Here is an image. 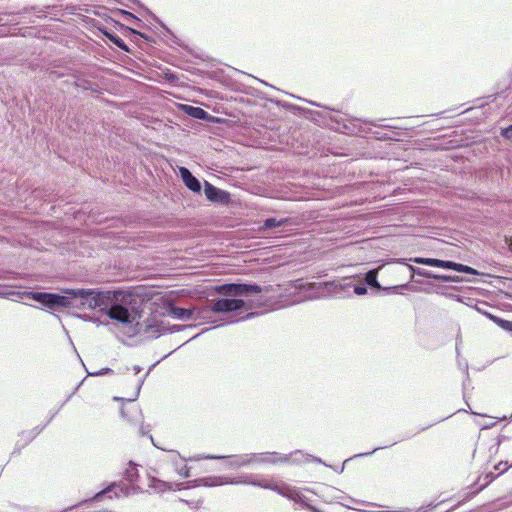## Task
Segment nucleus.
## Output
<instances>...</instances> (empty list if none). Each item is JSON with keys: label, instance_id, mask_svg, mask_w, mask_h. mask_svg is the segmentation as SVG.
<instances>
[{"label": "nucleus", "instance_id": "e433bc0d", "mask_svg": "<svg viewBox=\"0 0 512 512\" xmlns=\"http://www.w3.org/2000/svg\"><path fill=\"white\" fill-rule=\"evenodd\" d=\"M463 278L457 275H445V282L460 283Z\"/></svg>", "mask_w": 512, "mask_h": 512}, {"label": "nucleus", "instance_id": "9b49d317", "mask_svg": "<svg viewBox=\"0 0 512 512\" xmlns=\"http://www.w3.org/2000/svg\"><path fill=\"white\" fill-rule=\"evenodd\" d=\"M178 175L187 189L195 194H200L203 190V183L193 175V173L184 166L178 168Z\"/></svg>", "mask_w": 512, "mask_h": 512}, {"label": "nucleus", "instance_id": "ddd939ff", "mask_svg": "<svg viewBox=\"0 0 512 512\" xmlns=\"http://www.w3.org/2000/svg\"><path fill=\"white\" fill-rule=\"evenodd\" d=\"M181 109L185 114L194 119L207 121L211 118V115L206 110L198 106L184 104L181 106Z\"/></svg>", "mask_w": 512, "mask_h": 512}, {"label": "nucleus", "instance_id": "a18cd8bd", "mask_svg": "<svg viewBox=\"0 0 512 512\" xmlns=\"http://www.w3.org/2000/svg\"><path fill=\"white\" fill-rule=\"evenodd\" d=\"M156 364H159V361H156V363L149 368L148 372L145 374V377L148 376L149 372L156 366Z\"/></svg>", "mask_w": 512, "mask_h": 512}, {"label": "nucleus", "instance_id": "aec40b11", "mask_svg": "<svg viewBox=\"0 0 512 512\" xmlns=\"http://www.w3.org/2000/svg\"><path fill=\"white\" fill-rule=\"evenodd\" d=\"M461 343V337L457 336L456 338V354H457V366L460 370H462L467 377L469 378V371H468V361L466 359L460 358V349L459 345Z\"/></svg>", "mask_w": 512, "mask_h": 512}, {"label": "nucleus", "instance_id": "49530a36", "mask_svg": "<svg viewBox=\"0 0 512 512\" xmlns=\"http://www.w3.org/2000/svg\"><path fill=\"white\" fill-rule=\"evenodd\" d=\"M160 25H161V26H162V27H163L167 32L171 33V32H170V30H169V28H167L163 23H160Z\"/></svg>", "mask_w": 512, "mask_h": 512}, {"label": "nucleus", "instance_id": "6ab92c4d", "mask_svg": "<svg viewBox=\"0 0 512 512\" xmlns=\"http://www.w3.org/2000/svg\"><path fill=\"white\" fill-rule=\"evenodd\" d=\"M363 283L366 284V286L370 287L371 289L378 290L379 288H382L381 284L377 279V272L375 270H369L365 274Z\"/></svg>", "mask_w": 512, "mask_h": 512}, {"label": "nucleus", "instance_id": "6e6552de", "mask_svg": "<svg viewBox=\"0 0 512 512\" xmlns=\"http://www.w3.org/2000/svg\"><path fill=\"white\" fill-rule=\"evenodd\" d=\"M203 191L206 199L213 204L226 206L231 203L230 192L216 187L207 180L203 182Z\"/></svg>", "mask_w": 512, "mask_h": 512}, {"label": "nucleus", "instance_id": "f257e3e1", "mask_svg": "<svg viewBox=\"0 0 512 512\" xmlns=\"http://www.w3.org/2000/svg\"><path fill=\"white\" fill-rule=\"evenodd\" d=\"M18 286H0V297L12 301L28 298L54 311L63 309L104 310L119 323L132 324L141 317L140 300L129 292L89 288L64 289L62 294L34 290H17Z\"/></svg>", "mask_w": 512, "mask_h": 512}, {"label": "nucleus", "instance_id": "a19ab883", "mask_svg": "<svg viewBox=\"0 0 512 512\" xmlns=\"http://www.w3.org/2000/svg\"><path fill=\"white\" fill-rule=\"evenodd\" d=\"M17 277L18 274L13 271L6 272L4 276H0V278H3L5 280H15L17 279Z\"/></svg>", "mask_w": 512, "mask_h": 512}, {"label": "nucleus", "instance_id": "a878e982", "mask_svg": "<svg viewBox=\"0 0 512 512\" xmlns=\"http://www.w3.org/2000/svg\"><path fill=\"white\" fill-rule=\"evenodd\" d=\"M121 416L125 419H127L129 422H136V415H140L141 411L139 407L133 406L131 409L127 410L124 407L121 408Z\"/></svg>", "mask_w": 512, "mask_h": 512}, {"label": "nucleus", "instance_id": "f8f14e48", "mask_svg": "<svg viewBox=\"0 0 512 512\" xmlns=\"http://www.w3.org/2000/svg\"><path fill=\"white\" fill-rule=\"evenodd\" d=\"M188 326L184 325H177V324H169L165 323L164 321L155 322L154 324H150L146 327V332L149 333L151 336L157 338L161 335L167 334V333H174L179 332L181 330H184ZM190 328L192 326H189Z\"/></svg>", "mask_w": 512, "mask_h": 512}, {"label": "nucleus", "instance_id": "37998d69", "mask_svg": "<svg viewBox=\"0 0 512 512\" xmlns=\"http://www.w3.org/2000/svg\"><path fill=\"white\" fill-rule=\"evenodd\" d=\"M133 369H134L135 374H138L142 370V368L140 366H138V365H135L133 367Z\"/></svg>", "mask_w": 512, "mask_h": 512}, {"label": "nucleus", "instance_id": "9d476101", "mask_svg": "<svg viewBox=\"0 0 512 512\" xmlns=\"http://www.w3.org/2000/svg\"><path fill=\"white\" fill-rule=\"evenodd\" d=\"M138 487L126 485L122 482H111L106 488L97 492L91 500L100 501L105 495H108L111 492H115V497L118 498L121 494L124 496H128L131 492H136Z\"/></svg>", "mask_w": 512, "mask_h": 512}, {"label": "nucleus", "instance_id": "4be33fe9", "mask_svg": "<svg viewBox=\"0 0 512 512\" xmlns=\"http://www.w3.org/2000/svg\"><path fill=\"white\" fill-rule=\"evenodd\" d=\"M74 85L76 87L82 88L83 90H89L93 93H100L99 85L87 79H78L74 82Z\"/></svg>", "mask_w": 512, "mask_h": 512}, {"label": "nucleus", "instance_id": "39448f33", "mask_svg": "<svg viewBox=\"0 0 512 512\" xmlns=\"http://www.w3.org/2000/svg\"><path fill=\"white\" fill-rule=\"evenodd\" d=\"M301 454L300 450H296L290 454H281L279 452H261L254 453L255 464L265 465V464H283V463H292L299 464L301 460L298 458V455Z\"/></svg>", "mask_w": 512, "mask_h": 512}, {"label": "nucleus", "instance_id": "c85d7f7f", "mask_svg": "<svg viewBox=\"0 0 512 512\" xmlns=\"http://www.w3.org/2000/svg\"><path fill=\"white\" fill-rule=\"evenodd\" d=\"M499 476L498 474H494L493 472H488L484 476V482L480 484L479 488H477V492L483 490L486 486H488L496 477Z\"/></svg>", "mask_w": 512, "mask_h": 512}, {"label": "nucleus", "instance_id": "b1692460", "mask_svg": "<svg viewBox=\"0 0 512 512\" xmlns=\"http://www.w3.org/2000/svg\"><path fill=\"white\" fill-rule=\"evenodd\" d=\"M139 473L136 465L133 462H130L129 467L124 471V478L132 485L138 481Z\"/></svg>", "mask_w": 512, "mask_h": 512}, {"label": "nucleus", "instance_id": "c756f323", "mask_svg": "<svg viewBox=\"0 0 512 512\" xmlns=\"http://www.w3.org/2000/svg\"><path fill=\"white\" fill-rule=\"evenodd\" d=\"M126 30L128 31V33L131 35V36H134L135 38H141L145 41H150V37L147 36L145 33H142L134 28H130V27H126Z\"/></svg>", "mask_w": 512, "mask_h": 512}, {"label": "nucleus", "instance_id": "cd10ccee", "mask_svg": "<svg viewBox=\"0 0 512 512\" xmlns=\"http://www.w3.org/2000/svg\"><path fill=\"white\" fill-rule=\"evenodd\" d=\"M108 38L109 40L115 45L117 46L118 48H120L121 50L125 51V52H128L129 51V48L127 46V44L125 43V41L119 37L118 35H116L115 33H112L110 35H108Z\"/></svg>", "mask_w": 512, "mask_h": 512}, {"label": "nucleus", "instance_id": "4c0bfd02", "mask_svg": "<svg viewBox=\"0 0 512 512\" xmlns=\"http://www.w3.org/2000/svg\"><path fill=\"white\" fill-rule=\"evenodd\" d=\"M111 373H113L112 369H110V368H102L99 371H96L94 373H89V374L91 376H102V375L111 374Z\"/></svg>", "mask_w": 512, "mask_h": 512}, {"label": "nucleus", "instance_id": "de8ad7c7", "mask_svg": "<svg viewBox=\"0 0 512 512\" xmlns=\"http://www.w3.org/2000/svg\"><path fill=\"white\" fill-rule=\"evenodd\" d=\"M115 400H121V401H124L125 399H124V398H118V397H115Z\"/></svg>", "mask_w": 512, "mask_h": 512}, {"label": "nucleus", "instance_id": "8fccbe9b", "mask_svg": "<svg viewBox=\"0 0 512 512\" xmlns=\"http://www.w3.org/2000/svg\"><path fill=\"white\" fill-rule=\"evenodd\" d=\"M312 105H315V106H320L319 104L315 103V102H310Z\"/></svg>", "mask_w": 512, "mask_h": 512}, {"label": "nucleus", "instance_id": "473e14b6", "mask_svg": "<svg viewBox=\"0 0 512 512\" xmlns=\"http://www.w3.org/2000/svg\"><path fill=\"white\" fill-rule=\"evenodd\" d=\"M495 470L498 471V475L503 474L505 471L508 470L509 466L507 462H499L497 465H495Z\"/></svg>", "mask_w": 512, "mask_h": 512}, {"label": "nucleus", "instance_id": "393cba45", "mask_svg": "<svg viewBox=\"0 0 512 512\" xmlns=\"http://www.w3.org/2000/svg\"><path fill=\"white\" fill-rule=\"evenodd\" d=\"M407 269L410 271L411 273V277H410V281H414V278L415 276H420V277H425V278H428V276H430L429 274V270H426V269H423V268H419V267H415L411 264H405ZM416 283H420L419 280H415Z\"/></svg>", "mask_w": 512, "mask_h": 512}, {"label": "nucleus", "instance_id": "0eeeda50", "mask_svg": "<svg viewBox=\"0 0 512 512\" xmlns=\"http://www.w3.org/2000/svg\"><path fill=\"white\" fill-rule=\"evenodd\" d=\"M319 285L324 287V290L327 294H331V295H335V296L342 294V292H344L346 288H350V287H352L354 293L359 296L365 295L368 291V287L363 282H357V283L349 282V283L342 284L341 282L332 281V282L320 283Z\"/></svg>", "mask_w": 512, "mask_h": 512}, {"label": "nucleus", "instance_id": "58836bf2", "mask_svg": "<svg viewBox=\"0 0 512 512\" xmlns=\"http://www.w3.org/2000/svg\"><path fill=\"white\" fill-rule=\"evenodd\" d=\"M429 274H430V276H428L429 279H434V280L445 282V274H436L432 271H429Z\"/></svg>", "mask_w": 512, "mask_h": 512}, {"label": "nucleus", "instance_id": "2eb2a0df", "mask_svg": "<svg viewBox=\"0 0 512 512\" xmlns=\"http://www.w3.org/2000/svg\"><path fill=\"white\" fill-rule=\"evenodd\" d=\"M410 260L419 265H425V266H430V267L446 269V261L447 260H442V259H437V258H426V257H415V258H411Z\"/></svg>", "mask_w": 512, "mask_h": 512}, {"label": "nucleus", "instance_id": "dca6fc26", "mask_svg": "<svg viewBox=\"0 0 512 512\" xmlns=\"http://www.w3.org/2000/svg\"><path fill=\"white\" fill-rule=\"evenodd\" d=\"M446 269L469 275H479V272L473 267H470L462 263H457L451 260L446 261Z\"/></svg>", "mask_w": 512, "mask_h": 512}, {"label": "nucleus", "instance_id": "72a5a7b5", "mask_svg": "<svg viewBox=\"0 0 512 512\" xmlns=\"http://www.w3.org/2000/svg\"><path fill=\"white\" fill-rule=\"evenodd\" d=\"M498 324L505 330L512 332V321L504 320V319H498Z\"/></svg>", "mask_w": 512, "mask_h": 512}, {"label": "nucleus", "instance_id": "c9c22d12", "mask_svg": "<svg viewBox=\"0 0 512 512\" xmlns=\"http://www.w3.org/2000/svg\"><path fill=\"white\" fill-rule=\"evenodd\" d=\"M177 472L182 477L188 478L190 476V467H188L187 465H184L180 469H177Z\"/></svg>", "mask_w": 512, "mask_h": 512}, {"label": "nucleus", "instance_id": "423d86ee", "mask_svg": "<svg viewBox=\"0 0 512 512\" xmlns=\"http://www.w3.org/2000/svg\"><path fill=\"white\" fill-rule=\"evenodd\" d=\"M205 459L224 460L225 467L229 469H240L255 464L254 453H243L235 455H208Z\"/></svg>", "mask_w": 512, "mask_h": 512}, {"label": "nucleus", "instance_id": "7ed1b4c3", "mask_svg": "<svg viewBox=\"0 0 512 512\" xmlns=\"http://www.w3.org/2000/svg\"><path fill=\"white\" fill-rule=\"evenodd\" d=\"M258 477V475H256ZM226 484H232V485H238V484H244V485H252L255 487H261L264 489H275L271 485L262 482L257 481L255 479V476L252 474H242L237 477L229 478L225 476H206V477H200L194 480H189L182 483H177L175 490H182V489H190L200 486L205 487H216V486H222Z\"/></svg>", "mask_w": 512, "mask_h": 512}, {"label": "nucleus", "instance_id": "f704fd0d", "mask_svg": "<svg viewBox=\"0 0 512 512\" xmlns=\"http://www.w3.org/2000/svg\"><path fill=\"white\" fill-rule=\"evenodd\" d=\"M501 135L508 140H512V124L503 128L501 130Z\"/></svg>", "mask_w": 512, "mask_h": 512}, {"label": "nucleus", "instance_id": "a211bd4d", "mask_svg": "<svg viewBox=\"0 0 512 512\" xmlns=\"http://www.w3.org/2000/svg\"><path fill=\"white\" fill-rule=\"evenodd\" d=\"M149 487L155 489L159 493H163L169 490H175V488H173L172 483L154 477L151 478Z\"/></svg>", "mask_w": 512, "mask_h": 512}, {"label": "nucleus", "instance_id": "1a4fd4ad", "mask_svg": "<svg viewBox=\"0 0 512 512\" xmlns=\"http://www.w3.org/2000/svg\"><path fill=\"white\" fill-rule=\"evenodd\" d=\"M261 481L264 482V480H261ZM265 483H266V481H265ZM267 484H268V482H267ZM269 485H271L272 487L275 488V489H272L273 491H276L278 494L288 498L289 500H292V501L298 503L303 508H306L307 510H309L311 512H322L317 507L309 504L308 498L300 490H298L296 488H292V487H287L286 490H282L274 484L269 483Z\"/></svg>", "mask_w": 512, "mask_h": 512}, {"label": "nucleus", "instance_id": "2f4dec72", "mask_svg": "<svg viewBox=\"0 0 512 512\" xmlns=\"http://www.w3.org/2000/svg\"><path fill=\"white\" fill-rule=\"evenodd\" d=\"M80 384L74 389V391L67 397V399L60 405L59 409L53 413H51V416L46 424H48L58 413V411L65 405V403L75 394V392L78 390Z\"/></svg>", "mask_w": 512, "mask_h": 512}, {"label": "nucleus", "instance_id": "5701e85b", "mask_svg": "<svg viewBox=\"0 0 512 512\" xmlns=\"http://www.w3.org/2000/svg\"><path fill=\"white\" fill-rule=\"evenodd\" d=\"M411 284L410 282L401 284V285H395V286H382V288H379V291H383L386 294H404V290H410Z\"/></svg>", "mask_w": 512, "mask_h": 512}, {"label": "nucleus", "instance_id": "c03bdc74", "mask_svg": "<svg viewBox=\"0 0 512 512\" xmlns=\"http://www.w3.org/2000/svg\"><path fill=\"white\" fill-rule=\"evenodd\" d=\"M131 1H132L133 3H135V4H137L139 7L146 9V8L144 7V5H143V4H141V2H140L139 0H131Z\"/></svg>", "mask_w": 512, "mask_h": 512}, {"label": "nucleus", "instance_id": "4468645a", "mask_svg": "<svg viewBox=\"0 0 512 512\" xmlns=\"http://www.w3.org/2000/svg\"><path fill=\"white\" fill-rule=\"evenodd\" d=\"M47 426V424H44L43 426H36L33 429L29 431H22L19 434L20 439L17 441V446H19V449L26 446L28 443H30L37 435H39L43 429Z\"/></svg>", "mask_w": 512, "mask_h": 512}, {"label": "nucleus", "instance_id": "20e7f679", "mask_svg": "<svg viewBox=\"0 0 512 512\" xmlns=\"http://www.w3.org/2000/svg\"><path fill=\"white\" fill-rule=\"evenodd\" d=\"M338 124L336 128L339 132L344 134H358L372 133V130L369 126L381 127V128H392L390 125H381L374 121L362 120L356 117L348 116L347 118L343 117H334L331 118ZM374 137L378 140H390L392 137L388 136L385 133H380L378 131L373 132Z\"/></svg>", "mask_w": 512, "mask_h": 512}, {"label": "nucleus", "instance_id": "79ce46f5", "mask_svg": "<svg viewBox=\"0 0 512 512\" xmlns=\"http://www.w3.org/2000/svg\"><path fill=\"white\" fill-rule=\"evenodd\" d=\"M468 384H470V378H468L467 380V377L465 376V380L463 381L462 383V386H463V393L465 394V390L467 389V386Z\"/></svg>", "mask_w": 512, "mask_h": 512}, {"label": "nucleus", "instance_id": "bb28decb", "mask_svg": "<svg viewBox=\"0 0 512 512\" xmlns=\"http://www.w3.org/2000/svg\"><path fill=\"white\" fill-rule=\"evenodd\" d=\"M118 13L125 19V20H132L138 27H143L145 24L141 19H139L137 16H135L133 13L120 9Z\"/></svg>", "mask_w": 512, "mask_h": 512}, {"label": "nucleus", "instance_id": "7c9ffc66", "mask_svg": "<svg viewBox=\"0 0 512 512\" xmlns=\"http://www.w3.org/2000/svg\"><path fill=\"white\" fill-rule=\"evenodd\" d=\"M145 378H146V377L144 376V377L139 381V383H138V385H137V388H136V391H135V393H134L133 397H132V398L127 399L126 401H128V402H133V401H135V400L138 398V396H139V394H140L141 387H142V385H143V383H144Z\"/></svg>", "mask_w": 512, "mask_h": 512}, {"label": "nucleus", "instance_id": "ea45409f", "mask_svg": "<svg viewBox=\"0 0 512 512\" xmlns=\"http://www.w3.org/2000/svg\"><path fill=\"white\" fill-rule=\"evenodd\" d=\"M388 446H383V447H376L374 448L372 451L370 452H365V453H359V454H356L354 457H367V456H370L372 455L374 452L380 450V449H384V448H387Z\"/></svg>", "mask_w": 512, "mask_h": 512}, {"label": "nucleus", "instance_id": "412c9836", "mask_svg": "<svg viewBox=\"0 0 512 512\" xmlns=\"http://www.w3.org/2000/svg\"><path fill=\"white\" fill-rule=\"evenodd\" d=\"M301 457H305L306 461H312V462H315V463H319V464H323L325 465L326 467H329V468H332L334 471H336L337 473H342L343 470H344V465L347 461H349L350 459H347L344 461L342 467L338 468V467H334L332 465H328L326 464L321 458L319 457H316V456H313V455H310V454H306L304 455L302 452L300 455H298V458L301 460Z\"/></svg>", "mask_w": 512, "mask_h": 512}, {"label": "nucleus", "instance_id": "f3484780", "mask_svg": "<svg viewBox=\"0 0 512 512\" xmlns=\"http://www.w3.org/2000/svg\"><path fill=\"white\" fill-rule=\"evenodd\" d=\"M288 222L287 218L278 219L276 217H269L263 221L261 228L265 231H270L275 228L281 227Z\"/></svg>", "mask_w": 512, "mask_h": 512}, {"label": "nucleus", "instance_id": "f03ea898", "mask_svg": "<svg viewBox=\"0 0 512 512\" xmlns=\"http://www.w3.org/2000/svg\"><path fill=\"white\" fill-rule=\"evenodd\" d=\"M263 291H268V287H262L257 283H227L215 287V292L223 297L212 299L208 302L206 309L200 310L198 308H182L171 304L167 308V313L170 317L182 321L197 320L204 318L202 314L206 311L213 313H221L228 315L227 323H235L240 320L250 319L254 313H248L245 317L235 319L244 311L251 310L256 307L264 305V301L260 296L257 299H239L237 296H252L259 295Z\"/></svg>", "mask_w": 512, "mask_h": 512}, {"label": "nucleus", "instance_id": "09e8293b", "mask_svg": "<svg viewBox=\"0 0 512 512\" xmlns=\"http://www.w3.org/2000/svg\"><path fill=\"white\" fill-rule=\"evenodd\" d=\"M426 429H427V427H422V428L419 430V432H421V431H425Z\"/></svg>", "mask_w": 512, "mask_h": 512}]
</instances>
